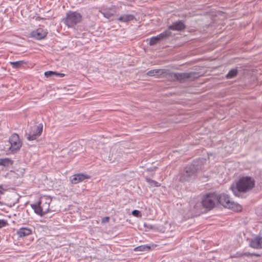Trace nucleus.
<instances>
[{
	"mask_svg": "<svg viewBox=\"0 0 262 262\" xmlns=\"http://www.w3.org/2000/svg\"><path fill=\"white\" fill-rule=\"evenodd\" d=\"M82 20V15L76 11H69L66 16L63 19V23L69 28L74 27Z\"/></svg>",
	"mask_w": 262,
	"mask_h": 262,
	"instance_id": "obj_5",
	"label": "nucleus"
},
{
	"mask_svg": "<svg viewBox=\"0 0 262 262\" xmlns=\"http://www.w3.org/2000/svg\"><path fill=\"white\" fill-rule=\"evenodd\" d=\"M110 221V217L108 216H106L102 219L101 222L102 223H108Z\"/></svg>",
	"mask_w": 262,
	"mask_h": 262,
	"instance_id": "obj_27",
	"label": "nucleus"
},
{
	"mask_svg": "<svg viewBox=\"0 0 262 262\" xmlns=\"http://www.w3.org/2000/svg\"><path fill=\"white\" fill-rule=\"evenodd\" d=\"M26 62L24 60L17 61L14 62H10V64L12 66L13 69H19L24 64H26Z\"/></svg>",
	"mask_w": 262,
	"mask_h": 262,
	"instance_id": "obj_19",
	"label": "nucleus"
},
{
	"mask_svg": "<svg viewBox=\"0 0 262 262\" xmlns=\"http://www.w3.org/2000/svg\"><path fill=\"white\" fill-rule=\"evenodd\" d=\"M238 73V70L236 69H232L230 70L228 74L226 75V77L227 79H231L235 77Z\"/></svg>",
	"mask_w": 262,
	"mask_h": 262,
	"instance_id": "obj_20",
	"label": "nucleus"
},
{
	"mask_svg": "<svg viewBox=\"0 0 262 262\" xmlns=\"http://www.w3.org/2000/svg\"><path fill=\"white\" fill-rule=\"evenodd\" d=\"M51 201L50 197L43 196L37 203L31 204V206L35 213L43 216L50 211V204Z\"/></svg>",
	"mask_w": 262,
	"mask_h": 262,
	"instance_id": "obj_3",
	"label": "nucleus"
},
{
	"mask_svg": "<svg viewBox=\"0 0 262 262\" xmlns=\"http://www.w3.org/2000/svg\"><path fill=\"white\" fill-rule=\"evenodd\" d=\"M252 255H256L258 256L257 254H251L249 252H246V253H240V252H236L235 254L231 256L232 257L234 258H239L243 257L244 256H252Z\"/></svg>",
	"mask_w": 262,
	"mask_h": 262,
	"instance_id": "obj_21",
	"label": "nucleus"
},
{
	"mask_svg": "<svg viewBox=\"0 0 262 262\" xmlns=\"http://www.w3.org/2000/svg\"><path fill=\"white\" fill-rule=\"evenodd\" d=\"M42 132V125H34L30 127L29 133H26L25 136L29 141L34 140L41 135Z\"/></svg>",
	"mask_w": 262,
	"mask_h": 262,
	"instance_id": "obj_9",
	"label": "nucleus"
},
{
	"mask_svg": "<svg viewBox=\"0 0 262 262\" xmlns=\"http://www.w3.org/2000/svg\"><path fill=\"white\" fill-rule=\"evenodd\" d=\"M186 28V26L182 20H179L177 21H176L170 26L168 27V29L167 30H169L170 31L174 30V31H182L185 29Z\"/></svg>",
	"mask_w": 262,
	"mask_h": 262,
	"instance_id": "obj_15",
	"label": "nucleus"
},
{
	"mask_svg": "<svg viewBox=\"0 0 262 262\" xmlns=\"http://www.w3.org/2000/svg\"><path fill=\"white\" fill-rule=\"evenodd\" d=\"M250 246L254 249H262V237L256 236L250 242Z\"/></svg>",
	"mask_w": 262,
	"mask_h": 262,
	"instance_id": "obj_13",
	"label": "nucleus"
},
{
	"mask_svg": "<svg viewBox=\"0 0 262 262\" xmlns=\"http://www.w3.org/2000/svg\"><path fill=\"white\" fill-rule=\"evenodd\" d=\"M8 225L7 221L5 220H0V228L5 227Z\"/></svg>",
	"mask_w": 262,
	"mask_h": 262,
	"instance_id": "obj_26",
	"label": "nucleus"
},
{
	"mask_svg": "<svg viewBox=\"0 0 262 262\" xmlns=\"http://www.w3.org/2000/svg\"><path fill=\"white\" fill-rule=\"evenodd\" d=\"M154 245H143L138 246L134 249L135 251H149L154 249Z\"/></svg>",
	"mask_w": 262,
	"mask_h": 262,
	"instance_id": "obj_18",
	"label": "nucleus"
},
{
	"mask_svg": "<svg viewBox=\"0 0 262 262\" xmlns=\"http://www.w3.org/2000/svg\"><path fill=\"white\" fill-rule=\"evenodd\" d=\"M170 36H171V31L169 30H166L157 36L151 37L149 40V45L150 46H155L159 41L168 39Z\"/></svg>",
	"mask_w": 262,
	"mask_h": 262,
	"instance_id": "obj_10",
	"label": "nucleus"
},
{
	"mask_svg": "<svg viewBox=\"0 0 262 262\" xmlns=\"http://www.w3.org/2000/svg\"><path fill=\"white\" fill-rule=\"evenodd\" d=\"M2 165L4 166H9L13 164L12 161L9 158L1 159Z\"/></svg>",
	"mask_w": 262,
	"mask_h": 262,
	"instance_id": "obj_22",
	"label": "nucleus"
},
{
	"mask_svg": "<svg viewBox=\"0 0 262 262\" xmlns=\"http://www.w3.org/2000/svg\"><path fill=\"white\" fill-rule=\"evenodd\" d=\"M48 32L46 30L41 28H39L36 30L33 31L31 33V36L37 40L44 39L47 35Z\"/></svg>",
	"mask_w": 262,
	"mask_h": 262,
	"instance_id": "obj_11",
	"label": "nucleus"
},
{
	"mask_svg": "<svg viewBox=\"0 0 262 262\" xmlns=\"http://www.w3.org/2000/svg\"><path fill=\"white\" fill-rule=\"evenodd\" d=\"M144 227H146L147 228H148V229H152V226L150 225H147L146 224H144Z\"/></svg>",
	"mask_w": 262,
	"mask_h": 262,
	"instance_id": "obj_29",
	"label": "nucleus"
},
{
	"mask_svg": "<svg viewBox=\"0 0 262 262\" xmlns=\"http://www.w3.org/2000/svg\"><path fill=\"white\" fill-rule=\"evenodd\" d=\"M255 186L254 180L250 177H243L236 182V187L234 186L230 187L233 193L235 196H239L240 192H247L251 190Z\"/></svg>",
	"mask_w": 262,
	"mask_h": 262,
	"instance_id": "obj_2",
	"label": "nucleus"
},
{
	"mask_svg": "<svg viewBox=\"0 0 262 262\" xmlns=\"http://www.w3.org/2000/svg\"><path fill=\"white\" fill-rule=\"evenodd\" d=\"M135 19V16L133 14H122L118 18V20L122 23H127Z\"/></svg>",
	"mask_w": 262,
	"mask_h": 262,
	"instance_id": "obj_17",
	"label": "nucleus"
},
{
	"mask_svg": "<svg viewBox=\"0 0 262 262\" xmlns=\"http://www.w3.org/2000/svg\"><path fill=\"white\" fill-rule=\"evenodd\" d=\"M132 214L136 217H141L142 216L141 212L138 210H134L132 211Z\"/></svg>",
	"mask_w": 262,
	"mask_h": 262,
	"instance_id": "obj_25",
	"label": "nucleus"
},
{
	"mask_svg": "<svg viewBox=\"0 0 262 262\" xmlns=\"http://www.w3.org/2000/svg\"><path fill=\"white\" fill-rule=\"evenodd\" d=\"M167 73V71L163 69H154L151 70L147 72L146 75L148 76H160L165 74Z\"/></svg>",
	"mask_w": 262,
	"mask_h": 262,
	"instance_id": "obj_16",
	"label": "nucleus"
},
{
	"mask_svg": "<svg viewBox=\"0 0 262 262\" xmlns=\"http://www.w3.org/2000/svg\"><path fill=\"white\" fill-rule=\"evenodd\" d=\"M56 74H57L55 75V76H56V77H63L64 76V74L63 73H59L56 72Z\"/></svg>",
	"mask_w": 262,
	"mask_h": 262,
	"instance_id": "obj_28",
	"label": "nucleus"
},
{
	"mask_svg": "<svg viewBox=\"0 0 262 262\" xmlns=\"http://www.w3.org/2000/svg\"><path fill=\"white\" fill-rule=\"evenodd\" d=\"M32 228L29 227H21L17 231L16 234L18 237L23 238L32 234Z\"/></svg>",
	"mask_w": 262,
	"mask_h": 262,
	"instance_id": "obj_14",
	"label": "nucleus"
},
{
	"mask_svg": "<svg viewBox=\"0 0 262 262\" xmlns=\"http://www.w3.org/2000/svg\"><path fill=\"white\" fill-rule=\"evenodd\" d=\"M9 142L10 144L8 149L12 153L16 152L19 150L22 146V142L19 139V136L16 134H13L9 139Z\"/></svg>",
	"mask_w": 262,
	"mask_h": 262,
	"instance_id": "obj_7",
	"label": "nucleus"
},
{
	"mask_svg": "<svg viewBox=\"0 0 262 262\" xmlns=\"http://www.w3.org/2000/svg\"><path fill=\"white\" fill-rule=\"evenodd\" d=\"M89 178L90 176L87 174L77 173L71 177V181L72 183L76 184Z\"/></svg>",
	"mask_w": 262,
	"mask_h": 262,
	"instance_id": "obj_12",
	"label": "nucleus"
},
{
	"mask_svg": "<svg viewBox=\"0 0 262 262\" xmlns=\"http://www.w3.org/2000/svg\"><path fill=\"white\" fill-rule=\"evenodd\" d=\"M146 181L148 182L151 186H159V185L158 184V183L156 182L155 180H152L150 179L149 178H146Z\"/></svg>",
	"mask_w": 262,
	"mask_h": 262,
	"instance_id": "obj_24",
	"label": "nucleus"
},
{
	"mask_svg": "<svg viewBox=\"0 0 262 262\" xmlns=\"http://www.w3.org/2000/svg\"><path fill=\"white\" fill-rule=\"evenodd\" d=\"M0 165H2V163H1V159H0Z\"/></svg>",
	"mask_w": 262,
	"mask_h": 262,
	"instance_id": "obj_31",
	"label": "nucleus"
},
{
	"mask_svg": "<svg viewBox=\"0 0 262 262\" xmlns=\"http://www.w3.org/2000/svg\"><path fill=\"white\" fill-rule=\"evenodd\" d=\"M217 195L214 193L207 194L202 199L203 206L207 209H211L215 206Z\"/></svg>",
	"mask_w": 262,
	"mask_h": 262,
	"instance_id": "obj_8",
	"label": "nucleus"
},
{
	"mask_svg": "<svg viewBox=\"0 0 262 262\" xmlns=\"http://www.w3.org/2000/svg\"><path fill=\"white\" fill-rule=\"evenodd\" d=\"M216 201L225 208L236 210H241L242 209L240 205L235 204L233 201H231L229 196L225 193L217 195Z\"/></svg>",
	"mask_w": 262,
	"mask_h": 262,
	"instance_id": "obj_6",
	"label": "nucleus"
},
{
	"mask_svg": "<svg viewBox=\"0 0 262 262\" xmlns=\"http://www.w3.org/2000/svg\"><path fill=\"white\" fill-rule=\"evenodd\" d=\"M104 16L105 17H107V18H109V17H110V14H108V13H106V14H104Z\"/></svg>",
	"mask_w": 262,
	"mask_h": 262,
	"instance_id": "obj_30",
	"label": "nucleus"
},
{
	"mask_svg": "<svg viewBox=\"0 0 262 262\" xmlns=\"http://www.w3.org/2000/svg\"><path fill=\"white\" fill-rule=\"evenodd\" d=\"M202 168V165L199 161H193L179 173V181L182 183L193 181L196 179L198 172Z\"/></svg>",
	"mask_w": 262,
	"mask_h": 262,
	"instance_id": "obj_1",
	"label": "nucleus"
},
{
	"mask_svg": "<svg viewBox=\"0 0 262 262\" xmlns=\"http://www.w3.org/2000/svg\"><path fill=\"white\" fill-rule=\"evenodd\" d=\"M167 77L172 81H178L180 83H185L193 81L200 77L198 72L189 73H168Z\"/></svg>",
	"mask_w": 262,
	"mask_h": 262,
	"instance_id": "obj_4",
	"label": "nucleus"
},
{
	"mask_svg": "<svg viewBox=\"0 0 262 262\" xmlns=\"http://www.w3.org/2000/svg\"><path fill=\"white\" fill-rule=\"evenodd\" d=\"M56 74H57L56 72H53V71H49L46 72L45 73V76L47 78L55 76Z\"/></svg>",
	"mask_w": 262,
	"mask_h": 262,
	"instance_id": "obj_23",
	"label": "nucleus"
}]
</instances>
